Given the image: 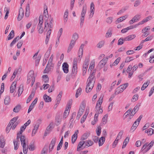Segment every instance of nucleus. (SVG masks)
I'll list each match as a JSON object with an SVG mask.
<instances>
[{"instance_id":"obj_59","label":"nucleus","mask_w":154,"mask_h":154,"mask_svg":"<svg viewBox=\"0 0 154 154\" xmlns=\"http://www.w3.org/2000/svg\"><path fill=\"white\" fill-rule=\"evenodd\" d=\"M138 98V96L137 94H135L133 97L131 101L132 102H134L137 101Z\"/></svg>"},{"instance_id":"obj_10","label":"nucleus","mask_w":154,"mask_h":154,"mask_svg":"<svg viewBox=\"0 0 154 154\" xmlns=\"http://www.w3.org/2000/svg\"><path fill=\"white\" fill-rule=\"evenodd\" d=\"M108 58L107 57H104L99 63L98 66L99 68L101 69L106 64Z\"/></svg>"},{"instance_id":"obj_29","label":"nucleus","mask_w":154,"mask_h":154,"mask_svg":"<svg viewBox=\"0 0 154 154\" xmlns=\"http://www.w3.org/2000/svg\"><path fill=\"white\" fill-rule=\"evenodd\" d=\"M41 121L42 120L40 119H39L37 120L36 123L34 125L33 129L37 131L39 125L41 122Z\"/></svg>"},{"instance_id":"obj_24","label":"nucleus","mask_w":154,"mask_h":154,"mask_svg":"<svg viewBox=\"0 0 154 154\" xmlns=\"http://www.w3.org/2000/svg\"><path fill=\"white\" fill-rule=\"evenodd\" d=\"M24 10H19V15L17 19L19 21L20 20L23 18L24 15Z\"/></svg>"},{"instance_id":"obj_42","label":"nucleus","mask_w":154,"mask_h":154,"mask_svg":"<svg viewBox=\"0 0 154 154\" xmlns=\"http://www.w3.org/2000/svg\"><path fill=\"white\" fill-rule=\"evenodd\" d=\"M139 108L137 106H135L134 109H133L131 113V116H133L134 115L136 112L138 110Z\"/></svg>"},{"instance_id":"obj_64","label":"nucleus","mask_w":154,"mask_h":154,"mask_svg":"<svg viewBox=\"0 0 154 154\" xmlns=\"http://www.w3.org/2000/svg\"><path fill=\"white\" fill-rule=\"evenodd\" d=\"M17 117H14L10 121L9 123L11 125H14V124L15 123L16 121L17 120Z\"/></svg>"},{"instance_id":"obj_61","label":"nucleus","mask_w":154,"mask_h":154,"mask_svg":"<svg viewBox=\"0 0 154 154\" xmlns=\"http://www.w3.org/2000/svg\"><path fill=\"white\" fill-rule=\"evenodd\" d=\"M23 147V151L24 154H26L27 153L28 147H27V145H24L22 146Z\"/></svg>"},{"instance_id":"obj_9","label":"nucleus","mask_w":154,"mask_h":154,"mask_svg":"<svg viewBox=\"0 0 154 154\" xmlns=\"http://www.w3.org/2000/svg\"><path fill=\"white\" fill-rule=\"evenodd\" d=\"M86 13L85 10H82L81 12L80 18V26L81 27H82L83 25Z\"/></svg>"},{"instance_id":"obj_35","label":"nucleus","mask_w":154,"mask_h":154,"mask_svg":"<svg viewBox=\"0 0 154 154\" xmlns=\"http://www.w3.org/2000/svg\"><path fill=\"white\" fill-rule=\"evenodd\" d=\"M5 140L3 138H1L0 139V147L3 148L4 147L5 145Z\"/></svg>"},{"instance_id":"obj_52","label":"nucleus","mask_w":154,"mask_h":154,"mask_svg":"<svg viewBox=\"0 0 154 154\" xmlns=\"http://www.w3.org/2000/svg\"><path fill=\"white\" fill-rule=\"evenodd\" d=\"M54 58V55L52 54L50 57V58L48 62V64L49 65H50L51 66H53V64L52 63V62L53 61V60Z\"/></svg>"},{"instance_id":"obj_50","label":"nucleus","mask_w":154,"mask_h":154,"mask_svg":"<svg viewBox=\"0 0 154 154\" xmlns=\"http://www.w3.org/2000/svg\"><path fill=\"white\" fill-rule=\"evenodd\" d=\"M42 80L45 83H47L49 81V78L46 75H44L42 76Z\"/></svg>"},{"instance_id":"obj_18","label":"nucleus","mask_w":154,"mask_h":154,"mask_svg":"<svg viewBox=\"0 0 154 154\" xmlns=\"http://www.w3.org/2000/svg\"><path fill=\"white\" fill-rule=\"evenodd\" d=\"M75 43V42L71 41L67 50V52L69 53L71 51L74 47Z\"/></svg>"},{"instance_id":"obj_63","label":"nucleus","mask_w":154,"mask_h":154,"mask_svg":"<svg viewBox=\"0 0 154 154\" xmlns=\"http://www.w3.org/2000/svg\"><path fill=\"white\" fill-rule=\"evenodd\" d=\"M87 113L85 114L84 115L83 117L81 119V123H83L85 121L87 118V117L88 116L87 115Z\"/></svg>"},{"instance_id":"obj_49","label":"nucleus","mask_w":154,"mask_h":154,"mask_svg":"<svg viewBox=\"0 0 154 154\" xmlns=\"http://www.w3.org/2000/svg\"><path fill=\"white\" fill-rule=\"evenodd\" d=\"M105 43L104 41H102L99 42L97 45V47L99 48H101L103 46Z\"/></svg>"},{"instance_id":"obj_25","label":"nucleus","mask_w":154,"mask_h":154,"mask_svg":"<svg viewBox=\"0 0 154 154\" xmlns=\"http://www.w3.org/2000/svg\"><path fill=\"white\" fill-rule=\"evenodd\" d=\"M85 147H89L91 146L94 144V142L91 140H88L85 141Z\"/></svg>"},{"instance_id":"obj_13","label":"nucleus","mask_w":154,"mask_h":154,"mask_svg":"<svg viewBox=\"0 0 154 154\" xmlns=\"http://www.w3.org/2000/svg\"><path fill=\"white\" fill-rule=\"evenodd\" d=\"M20 137L17 136L16 139L14 141V149L15 150H17L18 148L19 145L20 143Z\"/></svg>"},{"instance_id":"obj_53","label":"nucleus","mask_w":154,"mask_h":154,"mask_svg":"<svg viewBox=\"0 0 154 154\" xmlns=\"http://www.w3.org/2000/svg\"><path fill=\"white\" fill-rule=\"evenodd\" d=\"M72 100H69V102L68 103L66 109V110H68L69 111H70V109L71 108V105L72 103Z\"/></svg>"},{"instance_id":"obj_54","label":"nucleus","mask_w":154,"mask_h":154,"mask_svg":"<svg viewBox=\"0 0 154 154\" xmlns=\"http://www.w3.org/2000/svg\"><path fill=\"white\" fill-rule=\"evenodd\" d=\"M94 10H89L88 12L89 14V18H91L92 17L94 13Z\"/></svg>"},{"instance_id":"obj_56","label":"nucleus","mask_w":154,"mask_h":154,"mask_svg":"<svg viewBox=\"0 0 154 154\" xmlns=\"http://www.w3.org/2000/svg\"><path fill=\"white\" fill-rule=\"evenodd\" d=\"M112 32L111 30H109L106 33L105 37L106 38L110 37L112 35Z\"/></svg>"},{"instance_id":"obj_43","label":"nucleus","mask_w":154,"mask_h":154,"mask_svg":"<svg viewBox=\"0 0 154 154\" xmlns=\"http://www.w3.org/2000/svg\"><path fill=\"white\" fill-rule=\"evenodd\" d=\"M68 12L67 11H65L64 15V22L66 23L68 20Z\"/></svg>"},{"instance_id":"obj_60","label":"nucleus","mask_w":154,"mask_h":154,"mask_svg":"<svg viewBox=\"0 0 154 154\" xmlns=\"http://www.w3.org/2000/svg\"><path fill=\"white\" fill-rule=\"evenodd\" d=\"M107 117L108 115H105L103 117L102 122L103 124H106Z\"/></svg>"},{"instance_id":"obj_62","label":"nucleus","mask_w":154,"mask_h":154,"mask_svg":"<svg viewBox=\"0 0 154 154\" xmlns=\"http://www.w3.org/2000/svg\"><path fill=\"white\" fill-rule=\"evenodd\" d=\"M101 132V128L100 126H98L96 129V133L98 136H100Z\"/></svg>"},{"instance_id":"obj_14","label":"nucleus","mask_w":154,"mask_h":154,"mask_svg":"<svg viewBox=\"0 0 154 154\" xmlns=\"http://www.w3.org/2000/svg\"><path fill=\"white\" fill-rule=\"evenodd\" d=\"M148 143H146L144 144L142 146L141 149V150L143 152V153L148 151L149 149V148L148 146Z\"/></svg>"},{"instance_id":"obj_26","label":"nucleus","mask_w":154,"mask_h":154,"mask_svg":"<svg viewBox=\"0 0 154 154\" xmlns=\"http://www.w3.org/2000/svg\"><path fill=\"white\" fill-rule=\"evenodd\" d=\"M95 62L94 61L92 60L91 61L88 70V72L92 71L94 69L95 67Z\"/></svg>"},{"instance_id":"obj_23","label":"nucleus","mask_w":154,"mask_h":154,"mask_svg":"<svg viewBox=\"0 0 154 154\" xmlns=\"http://www.w3.org/2000/svg\"><path fill=\"white\" fill-rule=\"evenodd\" d=\"M90 60L89 59H86L83 64V68H85L88 69V65L89 63Z\"/></svg>"},{"instance_id":"obj_55","label":"nucleus","mask_w":154,"mask_h":154,"mask_svg":"<svg viewBox=\"0 0 154 154\" xmlns=\"http://www.w3.org/2000/svg\"><path fill=\"white\" fill-rule=\"evenodd\" d=\"M123 133V131H120L116 139H117L119 140L121 139L122 137V135Z\"/></svg>"},{"instance_id":"obj_17","label":"nucleus","mask_w":154,"mask_h":154,"mask_svg":"<svg viewBox=\"0 0 154 154\" xmlns=\"http://www.w3.org/2000/svg\"><path fill=\"white\" fill-rule=\"evenodd\" d=\"M16 82H13L11 84V86L10 88V92L11 93H13L16 87Z\"/></svg>"},{"instance_id":"obj_8","label":"nucleus","mask_w":154,"mask_h":154,"mask_svg":"<svg viewBox=\"0 0 154 154\" xmlns=\"http://www.w3.org/2000/svg\"><path fill=\"white\" fill-rule=\"evenodd\" d=\"M128 85V83H125L121 85L120 87H119L117 89L115 93L116 94H119L122 92L126 88Z\"/></svg>"},{"instance_id":"obj_21","label":"nucleus","mask_w":154,"mask_h":154,"mask_svg":"<svg viewBox=\"0 0 154 154\" xmlns=\"http://www.w3.org/2000/svg\"><path fill=\"white\" fill-rule=\"evenodd\" d=\"M128 17V15H125L121 17L118 18L117 20L115 21V23L116 24H117L120 22H121L123 20H125Z\"/></svg>"},{"instance_id":"obj_4","label":"nucleus","mask_w":154,"mask_h":154,"mask_svg":"<svg viewBox=\"0 0 154 154\" xmlns=\"http://www.w3.org/2000/svg\"><path fill=\"white\" fill-rule=\"evenodd\" d=\"M53 21L52 19L47 20L45 22L44 29L47 31L48 29H51L53 26Z\"/></svg>"},{"instance_id":"obj_39","label":"nucleus","mask_w":154,"mask_h":154,"mask_svg":"<svg viewBox=\"0 0 154 154\" xmlns=\"http://www.w3.org/2000/svg\"><path fill=\"white\" fill-rule=\"evenodd\" d=\"M26 128V127L25 125H23L21 127L20 129V131L19 133H17V136H19V137L20 136L21 134H22L23 132L25 130Z\"/></svg>"},{"instance_id":"obj_40","label":"nucleus","mask_w":154,"mask_h":154,"mask_svg":"<svg viewBox=\"0 0 154 154\" xmlns=\"http://www.w3.org/2000/svg\"><path fill=\"white\" fill-rule=\"evenodd\" d=\"M145 133L147 134L148 135H151L153 133V130L152 128H150L147 130H145Z\"/></svg>"},{"instance_id":"obj_33","label":"nucleus","mask_w":154,"mask_h":154,"mask_svg":"<svg viewBox=\"0 0 154 154\" xmlns=\"http://www.w3.org/2000/svg\"><path fill=\"white\" fill-rule=\"evenodd\" d=\"M150 82V81L148 80L144 83L141 88V90H144L148 86Z\"/></svg>"},{"instance_id":"obj_51","label":"nucleus","mask_w":154,"mask_h":154,"mask_svg":"<svg viewBox=\"0 0 154 154\" xmlns=\"http://www.w3.org/2000/svg\"><path fill=\"white\" fill-rule=\"evenodd\" d=\"M63 94V93L62 91H60L59 92V94L57 96L56 100L58 101V102H60L61 100L62 96Z\"/></svg>"},{"instance_id":"obj_22","label":"nucleus","mask_w":154,"mask_h":154,"mask_svg":"<svg viewBox=\"0 0 154 154\" xmlns=\"http://www.w3.org/2000/svg\"><path fill=\"white\" fill-rule=\"evenodd\" d=\"M136 37V35L134 34L128 36L124 38V40L126 41H131Z\"/></svg>"},{"instance_id":"obj_58","label":"nucleus","mask_w":154,"mask_h":154,"mask_svg":"<svg viewBox=\"0 0 154 154\" xmlns=\"http://www.w3.org/2000/svg\"><path fill=\"white\" fill-rule=\"evenodd\" d=\"M69 111L68 110L65 109L63 113V117L65 119L68 116L69 113Z\"/></svg>"},{"instance_id":"obj_36","label":"nucleus","mask_w":154,"mask_h":154,"mask_svg":"<svg viewBox=\"0 0 154 154\" xmlns=\"http://www.w3.org/2000/svg\"><path fill=\"white\" fill-rule=\"evenodd\" d=\"M43 97L44 100L46 102H50L51 101V98L46 94L44 95Z\"/></svg>"},{"instance_id":"obj_11","label":"nucleus","mask_w":154,"mask_h":154,"mask_svg":"<svg viewBox=\"0 0 154 154\" xmlns=\"http://www.w3.org/2000/svg\"><path fill=\"white\" fill-rule=\"evenodd\" d=\"M56 140V138H54L52 139L49 146V152L51 151L53 149L54 147L55 144Z\"/></svg>"},{"instance_id":"obj_37","label":"nucleus","mask_w":154,"mask_h":154,"mask_svg":"<svg viewBox=\"0 0 154 154\" xmlns=\"http://www.w3.org/2000/svg\"><path fill=\"white\" fill-rule=\"evenodd\" d=\"M54 124L53 123L51 122L50 123L49 125L48 126L47 128V131H48L49 133L53 128Z\"/></svg>"},{"instance_id":"obj_20","label":"nucleus","mask_w":154,"mask_h":154,"mask_svg":"<svg viewBox=\"0 0 154 154\" xmlns=\"http://www.w3.org/2000/svg\"><path fill=\"white\" fill-rule=\"evenodd\" d=\"M20 139L21 141L22 146H23V145L24 146L27 145L26 140L25 137L23 136H20Z\"/></svg>"},{"instance_id":"obj_47","label":"nucleus","mask_w":154,"mask_h":154,"mask_svg":"<svg viewBox=\"0 0 154 154\" xmlns=\"http://www.w3.org/2000/svg\"><path fill=\"white\" fill-rule=\"evenodd\" d=\"M14 36V31L12 30L8 36V40H10L12 39Z\"/></svg>"},{"instance_id":"obj_41","label":"nucleus","mask_w":154,"mask_h":154,"mask_svg":"<svg viewBox=\"0 0 154 154\" xmlns=\"http://www.w3.org/2000/svg\"><path fill=\"white\" fill-rule=\"evenodd\" d=\"M23 91V87L22 85H20L19 87L18 90V97L20 96Z\"/></svg>"},{"instance_id":"obj_5","label":"nucleus","mask_w":154,"mask_h":154,"mask_svg":"<svg viewBox=\"0 0 154 154\" xmlns=\"http://www.w3.org/2000/svg\"><path fill=\"white\" fill-rule=\"evenodd\" d=\"M84 47V44H82L81 45L78 53V56L77 57L75 58L74 59H77L78 61H81L83 54Z\"/></svg>"},{"instance_id":"obj_6","label":"nucleus","mask_w":154,"mask_h":154,"mask_svg":"<svg viewBox=\"0 0 154 154\" xmlns=\"http://www.w3.org/2000/svg\"><path fill=\"white\" fill-rule=\"evenodd\" d=\"M80 61H78L77 60L74 59L72 64V73L75 74L77 72V63Z\"/></svg>"},{"instance_id":"obj_1","label":"nucleus","mask_w":154,"mask_h":154,"mask_svg":"<svg viewBox=\"0 0 154 154\" xmlns=\"http://www.w3.org/2000/svg\"><path fill=\"white\" fill-rule=\"evenodd\" d=\"M95 80L94 79L88 78L87 82V85L86 88V91L87 93L91 91L94 87Z\"/></svg>"},{"instance_id":"obj_30","label":"nucleus","mask_w":154,"mask_h":154,"mask_svg":"<svg viewBox=\"0 0 154 154\" xmlns=\"http://www.w3.org/2000/svg\"><path fill=\"white\" fill-rule=\"evenodd\" d=\"M98 113H96L95 115L94 120L91 122V124L94 125L98 121Z\"/></svg>"},{"instance_id":"obj_48","label":"nucleus","mask_w":154,"mask_h":154,"mask_svg":"<svg viewBox=\"0 0 154 154\" xmlns=\"http://www.w3.org/2000/svg\"><path fill=\"white\" fill-rule=\"evenodd\" d=\"M82 90L81 88H79L77 90L75 94V97L77 98L79 96H80L82 93Z\"/></svg>"},{"instance_id":"obj_16","label":"nucleus","mask_w":154,"mask_h":154,"mask_svg":"<svg viewBox=\"0 0 154 154\" xmlns=\"http://www.w3.org/2000/svg\"><path fill=\"white\" fill-rule=\"evenodd\" d=\"M79 133V131L76 130L72 137V142L73 143L76 140L77 138V134Z\"/></svg>"},{"instance_id":"obj_19","label":"nucleus","mask_w":154,"mask_h":154,"mask_svg":"<svg viewBox=\"0 0 154 154\" xmlns=\"http://www.w3.org/2000/svg\"><path fill=\"white\" fill-rule=\"evenodd\" d=\"M103 101V97L101 96L100 98L97 101V103L95 109H97L99 108L100 107Z\"/></svg>"},{"instance_id":"obj_45","label":"nucleus","mask_w":154,"mask_h":154,"mask_svg":"<svg viewBox=\"0 0 154 154\" xmlns=\"http://www.w3.org/2000/svg\"><path fill=\"white\" fill-rule=\"evenodd\" d=\"M91 71V73L88 78H90L91 79H94V75L96 72V70L94 69L93 70V71Z\"/></svg>"},{"instance_id":"obj_44","label":"nucleus","mask_w":154,"mask_h":154,"mask_svg":"<svg viewBox=\"0 0 154 154\" xmlns=\"http://www.w3.org/2000/svg\"><path fill=\"white\" fill-rule=\"evenodd\" d=\"M20 39V37L19 36H17L12 41L10 45L11 47H12L13 45L15 44L16 42Z\"/></svg>"},{"instance_id":"obj_46","label":"nucleus","mask_w":154,"mask_h":154,"mask_svg":"<svg viewBox=\"0 0 154 154\" xmlns=\"http://www.w3.org/2000/svg\"><path fill=\"white\" fill-rule=\"evenodd\" d=\"M89 136V134L88 133H86L84 134L82 136L81 139L82 140H86Z\"/></svg>"},{"instance_id":"obj_7","label":"nucleus","mask_w":154,"mask_h":154,"mask_svg":"<svg viewBox=\"0 0 154 154\" xmlns=\"http://www.w3.org/2000/svg\"><path fill=\"white\" fill-rule=\"evenodd\" d=\"M39 22L38 26V31L39 33L42 34L43 32V28H42V26L43 22V20L42 16H39Z\"/></svg>"},{"instance_id":"obj_34","label":"nucleus","mask_w":154,"mask_h":154,"mask_svg":"<svg viewBox=\"0 0 154 154\" xmlns=\"http://www.w3.org/2000/svg\"><path fill=\"white\" fill-rule=\"evenodd\" d=\"M142 118V116H140L139 118L136 120L134 122L133 125H134V126H135L136 127H137V126L139 124L140 122V121L141 119Z\"/></svg>"},{"instance_id":"obj_38","label":"nucleus","mask_w":154,"mask_h":154,"mask_svg":"<svg viewBox=\"0 0 154 154\" xmlns=\"http://www.w3.org/2000/svg\"><path fill=\"white\" fill-rule=\"evenodd\" d=\"M129 138L128 137H127L124 140L122 146V148H125L128 143L129 142Z\"/></svg>"},{"instance_id":"obj_15","label":"nucleus","mask_w":154,"mask_h":154,"mask_svg":"<svg viewBox=\"0 0 154 154\" xmlns=\"http://www.w3.org/2000/svg\"><path fill=\"white\" fill-rule=\"evenodd\" d=\"M62 68L64 72L65 73H67L69 71V65L66 63H64L62 65Z\"/></svg>"},{"instance_id":"obj_31","label":"nucleus","mask_w":154,"mask_h":154,"mask_svg":"<svg viewBox=\"0 0 154 154\" xmlns=\"http://www.w3.org/2000/svg\"><path fill=\"white\" fill-rule=\"evenodd\" d=\"M21 109V106L20 105H17L13 109L14 112L17 113Z\"/></svg>"},{"instance_id":"obj_32","label":"nucleus","mask_w":154,"mask_h":154,"mask_svg":"<svg viewBox=\"0 0 154 154\" xmlns=\"http://www.w3.org/2000/svg\"><path fill=\"white\" fill-rule=\"evenodd\" d=\"M105 138L103 137H101L100 138L98 141L99 146H102L105 142Z\"/></svg>"},{"instance_id":"obj_12","label":"nucleus","mask_w":154,"mask_h":154,"mask_svg":"<svg viewBox=\"0 0 154 154\" xmlns=\"http://www.w3.org/2000/svg\"><path fill=\"white\" fill-rule=\"evenodd\" d=\"M85 147V141H80L78 144L77 150L80 151L83 149Z\"/></svg>"},{"instance_id":"obj_2","label":"nucleus","mask_w":154,"mask_h":154,"mask_svg":"<svg viewBox=\"0 0 154 154\" xmlns=\"http://www.w3.org/2000/svg\"><path fill=\"white\" fill-rule=\"evenodd\" d=\"M36 75L34 74V72L33 70L30 71L28 74L27 83H28L31 82V86H33L35 80Z\"/></svg>"},{"instance_id":"obj_27","label":"nucleus","mask_w":154,"mask_h":154,"mask_svg":"<svg viewBox=\"0 0 154 154\" xmlns=\"http://www.w3.org/2000/svg\"><path fill=\"white\" fill-rule=\"evenodd\" d=\"M79 38V35L76 33L73 34L72 36V38L71 41L76 42Z\"/></svg>"},{"instance_id":"obj_57","label":"nucleus","mask_w":154,"mask_h":154,"mask_svg":"<svg viewBox=\"0 0 154 154\" xmlns=\"http://www.w3.org/2000/svg\"><path fill=\"white\" fill-rule=\"evenodd\" d=\"M51 66L50 65H49V64H48L44 70V73H47L49 71H50V69H51L50 68V66Z\"/></svg>"},{"instance_id":"obj_3","label":"nucleus","mask_w":154,"mask_h":154,"mask_svg":"<svg viewBox=\"0 0 154 154\" xmlns=\"http://www.w3.org/2000/svg\"><path fill=\"white\" fill-rule=\"evenodd\" d=\"M85 106L86 103L85 102H82L79 108V111L76 117L77 119H79L80 116L82 115L84 111Z\"/></svg>"},{"instance_id":"obj_28","label":"nucleus","mask_w":154,"mask_h":154,"mask_svg":"<svg viewBox=\"0 0 154 154\" xmlns=\"http://www.w3.org/2000/svg\"><path fill=\"white\" fill-rule=\"evenodd\" d=\"M4 103L6 105L9 104L10 103V96L7 95L6 96L4 99Z\"/></svg>"}]
</instances>
